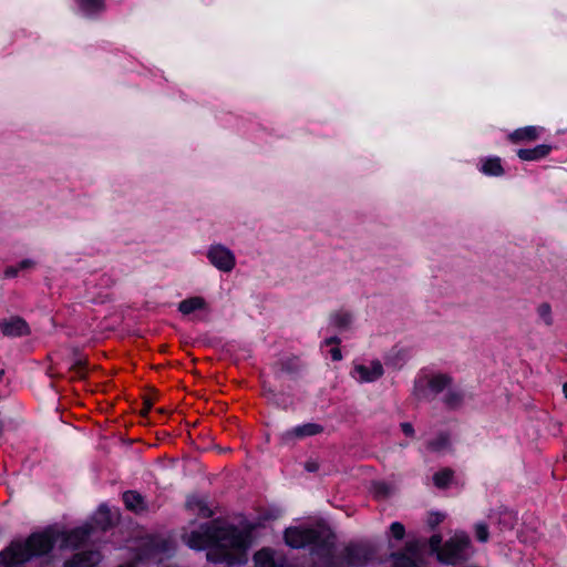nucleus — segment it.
Instances as JSON below:
<instances>
[{
  "mask_svg": "<svg viewBox=\"0 0 567 567\" xmlns=\"http://www.w3.org/2000/svg\"><path fill=\"white\" fill-rule=\"evenodd\" d=\"M184 540L193 549L207 548L209 561L224 564L227 567L245 564L250 545L247 533L233 526H219L216 522L184 535Z\"/></svg>",
  "mask_w": 567,
  "mask_h": 567,
  "instance_id": "obj_1",
  "label": "nucleus"
},
{
  "mask_svg": "<svg viewBox=\"0 0 567 567\" xmlns=\"http://www.w3.org/2000/svg\"><path fill=\"white\" fill-rule=\"evenodd\" d=\"M92 526L85 524L70 533L56 527L32 534L24 543L13 542L0 554V563L13 567L29 560L33 556L49 553L58 546L59 549L73 548L82 544L91 534Z\"/></svg>",
  "mask_w": 567,
  "mask_h": 567,
  "instance_id": "obj_2",
  "label": "nucleus"
},
{
  "mask_svg": "<svg viewBox=\"0 0 567 567\" xmlns=\"http://www.w3.org/2000/svg\"><path fill=\"white\" fill-rule=\"evenodd\" d=\"M441 544L440 535H433L430 538L431 550L436 553L437 559L444 564L455 565L470 555L471 542L464 533H455L443 546Z\"/></svg>",
  "mask_w": 567,
  "mask_h": 567,
  "instance_id": "obj_3",
  "label": "nucleus"
},
{
  "mask_svg": "<svg viewBox=\"0 0 567 567\" xmlns=\"http://www.w3.org/2000/svg\"><path fill=\"white\" fill-rule=\"evenodd\" d=\"M453 385V378L447 373L429 372L417 377L414 382V395L427 400L446 391Z\"/></svg>",
  "mask_w": 567,
  "mask_h": 567,
  "instance_id": "obj_4",
  "label": "nucleus"
},
{
  "mask_svg": "<svg viewBox=\"0 0 567 567\" xmlns=\"http://www.w3.org/2000/svg\"><path fill=\"white\" fill-rule=\"evenodd\" d=\"M209 264L221 272H230L236 267V256L223 244H212L206 251Z\"/></svg>",
  "mask_w": 567,
  "mask_h": 567,
  "instance_id": "obj_5",
  "label": "nucleus"
},
{
  "mask_svg": "<svg viewBox=\"0 0 567 567\" xmlns=\"http://www.w3.org/2000/svg\"><path fill=\"white\" fill-rule=\"evenodd\" d=\"M319 534L316 529L290 527L286 529L285 539L288 546L301 548L317 542Z\"/></svg>",
  "mask_w": 567,
  "mask_h": 567,
  "instance_id": "obj_6",
  "label": "nucleus"
},
{
  "mask_svg": "<svg viewBox=\"0 0 567 567\" xmlns=\"http://www.w3.org/2000/svg\"><path fill=\"white\" fill-rule=\"evenodd\" d=\"M383 372L381 362L373 360L367 364H355L353 367L352 377L361 383L374 382L383 375Z\"/></svg>",
  "mask_w": 567,
  "mask_h": 567,
  "instance_id": "obj_7",
  "label": "nucleus"
},
{
  "mask_svg": "<svg viewBox=\"0 0 567 567\" xmlns=\"http://www.w3.org/2000/svg\"><path fill=\"white\" fill-rule=\"evenodd\" d=\"M323 427L317 423H306L297 425L290 430L285 431L280 435V441L284 444H289L296 440H302L305 437L315 436L322 433Z\"/></svg>",
  "mask_w": 567,
  "mask_h": 567,
  "instance_id": "obj_8",
  "label": "nucleus"
},
{
  "mask_svg": "<svg viewBox=\"0 0 567 567\" xmlns=\"http://www.w3.org/2000/svg\"><path fill=\"white\" fill-rule=\"evenodd\" d=\"M0 329L7 337L16 338L30 332L28 323L20 317H11L0 321Z\"/></svg>",
  "mask_w": 567,
  "mask_h": 567,
  "instance_id": "obj_9",
  "label": "nucleus"
},
{
  "mask_svg": "<svg viewBox=\"0 0 567 567\" xmlns=\"http://www.w3.org/2000/svg\"><path fill=\"white\" fill-rule=\"evenodd\" d=\"M99 551H81L64 563V567H94L101 561Z\"/></svg>",
  "mask_w": 567,
  "mask_h": 567,
  "instance_id": "obj_10",
  "label": "nucleus"
},
{
  "mask_svg": "<svg viewBox=\"0 0 567 567\" xmlns=\"http://www.w3.org/2000/svg\"><path fill=\"white\" fill-rule=\"evenodd\" d=\"M544 128L540 126H526L515 130L509 134V140L514 143L532 142L539 137Z\"/></svg>",
  "mask_w": 567,
  "mask_h": 567,
  "instance_id": "obj_11",
  "label": "nucleus"
},
{
  "mask_svg": "<svg viewBox=\"0 0 567 567\" xmlns=\"http://www.w3.org/2000/svg\"><path fill=\"white\" fill-rule=\"evenodd\" d=\"M551 151L550 145L540 144L534 148H522L518 150L517 156L522 161H538L546 157Z\"/></svg>",
  "mask_w": 567,
  "mask_h": 567,
  "instance_id": "obj_12",
  "label": "nucleus"
},
{
  "mask_svg": "<svg viewBox=\"0 0 567 567\" xmlns=\"http://www.w3.org/2000/svg\"><path fill=\"white\" fill-rule=\"evenodd\" d=\"M123 501L126 508L135 513H141L146 509L143 496L134 491L125 492L123 494Z\"/></svg>",
  "mask_w": 567,
  "mask_h": 567,
  "instance_id": "obj_13",
  "label": "nucleus"
},
{
  "mask_svg": "<svg viewBox=\"0 0 567 567\" xmlns=\"http://www.w3.org/2000/svg\"><path fill=\"white\" fill-rule=\"evenodd\" d=\"M186 505L193 513L203 517H209L213 514L207 505L206 498L204 497L190 496L188 497Z\"/></svg>",
  "mask_w": 567,
  "mask_h": 567,
  "instance_id": "obj_14",
  "label": "nucleus"
},
{
  "mask_svg": "<svg viewBox=\"0 0 567 567\" xmlns=\"http://www.w3.org/2000/svg\"><path fill=\"white\" fill-rule=\"evenodd\" d=\"M206 307V301L202 297H193L179 302L178 310L183 315H189L196 310H202Z\"/></svg>",
  "mask_w": 567,
  "mask_h": 567,
  "instance_id": "obj_15",
  "label": "nucleus"
},
{
  "mask_svg": "<svg viewBox=\"0 0 567 567\" xmlns=\"http://www.w3.org/2000/svg\"><path fill=\"white\" fill-rule=\"evenodd\" d=\"M481 171L484 174L491 175V176H501L504 173V169L502 167L501 158L499 157H488V158H485L482 162Z\"/></svg>",
  "mask_w": 567,
  "mask_h": 567,
  "instance_id": "obj_16",
  "label": "nucleus"
},
{
  "mask_svg": "<svg viewBox=\"0 0 567 567\" xmlns=\"http://www.w3.org/2000/svg\"><path fill=\"white\" fill-rule=\"evenodd\" d=\"M464 399V392L455 386L454 384L446 390V394L444 396V402L450 408H456L461 405Z\"/></svg>",
  "mask_w": 567,
  "mask_h": 567,
  "instance_id": "obj_17",
  "label": "nucleus"
},
{
  "mask_svg": "<svg viewBox=\"0 0 567 567\" xmlns=\"http://www.w3.org/2000/svg\"><path fill=\"white\" fill-rule=\"evenodd\" d=\"M450 440L445 434H440L427 443V451L433 453H443L450 449Z\"/></svg>",
  "mask_w": 567,
  "mask_h": 567,
  "instance_id": "obj_18",
  "label": "nucleus"
},
{
  "mask_svg": "<svg viewBox=\"0 0 567 567\" xmlns=\"http://www.w3.org/2000/svg\"><path fill=\"white\" fill-rule=\"evenodd\" d=\"M112 515L106 506H100L94 515V523L102 529H106L112 524Z\"/></svg>",
  "mask_w": 567,
  "mask_h": 567,
  "instance_id": "obj_19",
  "label": "nucleus"
},
{
  "mask_svg": "<svg viewBox=\"0 0 567 567\" xmlns=\"http://www.w3.org/2000/svg\"><path fill=\"white\" fill-rule=\"evenodd\" d=\"M76 2L82 12L86 16L99 12L104 7L103 0H76Z\"/></svg>",
  "mask_w": 567,
  "mask_h": 567,
  "instance_id": "obj_20",
  "label": "nucleus"
},
{
  "mask_svg": "<svg viewBox=\"0 0 567 567\" xmlns=\"http://www.w3.org/2000/svg\"><path fill=\"white\" fill-rule=\"evenodd\" d=\"M256 567H274V556L269 549H261L254 556Z\"/></svg>",
  "mask_w": 567,
  "mask_h": 567,
  "instance_id": "obj_21",
  "label": "nucleus"
},
{
  "mask_svg": "<svg viewBox=\"0 0 567 567\" xmlns=\"http://www.w3.org/2000/svg\"><path fill=\"white\" fill-rule=\"evenodd\" d=\"M452 478L453 471L450 468H444L434 474L433 482L436 487L444 488L451 483Z\"/></svg>",
  "mask_w": 567,
  "mask_h": 567,
  "instance_id": "obj_22",
  "label": "nucleus"
},
{
  "mask_svg": "<svg viewBox=\"0 0 567 567\" xmlns=\"http://www.w3.org/2000/svg\"><path fill=\"white\" fill-rule=\"evenodd\" d=\"M347 553H348L347 554L348 564L350 566H353V567L360 566L363 563V560L365 559L363 550L359 547L348 548Z\"/></svg>",
  "mask_w": 567,
  "mask_h": 567,
  "instance_id": "obj_23",
  "label": "nucleus"
},
{
  "mask_svg": "<svg viewBox=\"0 0 567 567\" xmlns=\"http://www.w3.org/2000/svg\"><path fill=\"white\" fill-rule=\"evenodd\" d=\"M352 322V316L349 312H337L331 317V323L339 329H347Z\"/></svg>",
  "mask_w": 567,
  "mask_h": 567,
  "instance_id": "obj_24",
  "label": "nucleus"
},
{
  "mask_svg": "<svg viewBox=\"0 0 567 567\" xmlns=\"http://www.w3.org/2000/svg\"><path fill=\"white\" fill-rule=\"evenodd\" d=\"M537 313L546 326H550L553 323L551 308L548 303L544 302L539 305L537 308Z\"/></svg>",
  "mask_w": 567,
  "mask_h": 567,
  "instance_id": "obj_25",
  "label": "nucleus"
},
{
  "mask_svg": "<svg viewBox=\"0 0 567 567\" xmlns=\"http://www.w3.org/2000/svg\"><path fill=\"white\" fill-rule=\"evenodd\" d=\"M394 567H419L416 561L406 555L395 557Z\"/></svg>",
  "mask_w": 567,
  "mask_h": 567,
  "instance_id": "obj_26",
  "label": "nucleus"
},
{
  "mask_svg": "<svg viewBox=\"0 0 567 567\" xmlns=\"http://www.w3.org/2000/svg\"><path fill=\"white\" fill-rule=\"evenodd\" d=\"M475 536L477 540L485 543L488 540V528L484 523H477L475 525Z\"/></svg>",
  "mask_w": 567,
  "mask_h": 567,
  "instance_id": "obj_27",
  "label": "nucleus"
},
{
  "mask_svg": "<svg viewBox=\"0 0 567 567\" xmlns=\"http://www.w3.org/2000/svg\"><path fill=\"white\" fill-rule=\"evenodd\" d=\"M390 532H391V535L395 538V539H402L405 535V528L404 526L399 523V522H394L391 524L390 526Z\"/></svg>",
  "mask_w": 567,
  "mask_h": 567,
  "instance_id": "obj_28",
  "label": "nucleus"
},
{
  "mask_svg": "<svg viewBox=\"0 0 567 567\" xmlns=\"http://www.w3.org/2000/svg\"><path fill=\"white\" fill-rule=\"evenodd\" d=\"M35 265V262L31 259H24L22 260L19 265H18V268H19V271L20 270H24V269H29V268H32L33 266Z\"/></svg>",
  "mask_w": 567,
  "mask_h": 567,
  "instance_id": "obj_29",
  "label": "nucleus"
},
{
  "mask_svg": "<svg viewBox=\"0 0 567 567\" xmlns=\"http://www.w3.org/2000/svg\"><path fill=\"white\" fill-rule=\"evenodd\" d=\"M18 272H19L18 266L17 267L11 266V267H8L3 274H4V277H7V278H13L18 275Z\"/></svg>",
  "mask_w": 567,
  "mask_h": 567,
  "instance_id": "obj_30",
  "label": "nucleus"
},
{
  "mask_svg": "<svg viewBox=\"0 0 567 567\" xmlns=\"http://www.w3.org/2000/svg\"><path fill=\"white\" fill-rule=\"evenodd\" d=\"M330 354L333 361H340L342 359V354L339 348H332L330 350Z\"/></svg>",
  "mask_w": 567,
  "mask_h": 567,
  "instance_id": "obj_31",
  "label": "nucleus"
},
{
  "mask_svg": "<svg viewBox=\"0 0 567 567\" xmlns=\"http://www.w3.org/2000/svg\"><path fill=\"white\" fill-rule=\"evenodd\" d=\"M318 467V464L313 461H309L305 464V468L309 472H316Z\"/></svg>",
  "mask_w": 567,
  "mask_h": 567,
  "instance_id": "obj_32",
  "label": "nucleus"
},
{
  "mask_svg": "<svg viewBox=\"0 0 567 567\" xmlns=\"http://www.w3.org/2000/svg\"><path fill=\"white\" fill-rule=\"evenodd\" d=\"M402 431L406 435H413V433H414L413 427H412V425L410 423H403L402 424Z\"/></svg>",
  "mask_w": 567,
  "mask_h": 567,
  "instance_id": "obj_33",
  "label": "nucleus"
},
{
  "mask_svg": "<svg viewBox=\"0 0 567 567\" xmlns=\"http://www.w3.org/2000/svg\"><path fill=\"white\" fill-rule=\"evenodd\" d=\"M85 363V360L83 358H79L74 364H73V369H81V367ZM78 374L79 375H82V372L81 370H78Z\"/></svg>",
  "mask_w": 567,
  "mask_h": 567,
  "instance_id": "obj_34",
  "label": "nucleus"
},
{
  "mask_svg": "<svg viewBox=\"0 0 567 567\" xmlns=\"http://www.w3.org/2000/svg\"><path fill=\"white\" fill-rule=\"evenodd\" d=\"M338 342H339L338 338H329L324 341L326 344L338 343Z\"/></svg>",
  "mask_w": 567,
  "mask_h": 567,
  "instance_id": "obj_35",
  "label": "nucleus"
},
{
  "mask_svg": "<svg viewBox=\"0 0 567 567\" xmlns=\"http://www.w3.org/2000/svg\"><path fill=\"white\" fill-rule=\"evenodd\" d=\"M151 409V403L150 402H146V405L144 406V410L142 411L143 413H147Z\"/></svg>",
  "mask_w": 567,
  "mask_h": 567,
  "instance_id": "obj_36",
  "label": "nucleus"
},
{
  "mask_svg": "<svg viewBox=\"0 0 567 567\" xmlns=\"http://www.w3.org/2000/svg\"><path fill=\"white\" fill-rule=\"evenodd\" d=\"M442 520L441 515L436 514V520H433L434 524H439Z\"/></svg>",
  "mask_w": 567,
  "mask_h": 567,
  "instance_id": "obj_37",
  "label": "nucleus"
},
{
  "mask_svg": "<svg viewBox=\"0 0 567 567\" xmlns=\"http://www.w3.org/2000/svg\"><path fill=\"white\" fill-rule=\"evenodd\" d=\"M563 392H564L565 396L567 398V382L563 386Z\"/></svg>",
  "mask_w": 567,
  "mask_h": 567,
  "instance_id": "obj_38",
  "label": "nucleus"
},
{
  "mask_svg": "<svg viewBox=\"0 0 567 567\" xmlns=\"http://www.w3.org/2000/svg\"><path fill=\"white\" fill-rule=\"evenodd\" d=\"M118 567H135V566H134V565H132V564H127V565H121V566H118Z\"/></svg>",
  "mask_w": 567,
  "mask_h": 567,
  "instance_id": "obj_39",
  "label": "nucleus"
},
{
  "mask_svg": "<svg viewBox=\"0 0 567 567\" xmlns=\"http://www.w3.org/2000/svg\"><path fill=\"white\" fill-rule=\"evenodd\" d=\"M2 374H3V371H2V370H0V378L2 377Z\"/></svg>",
  "mask_w": 567,
  "mask_h": 567,
  "instance_id": "obj_40",
  "label": "nucleus"
}]
</instances>
